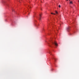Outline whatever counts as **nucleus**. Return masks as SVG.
Returning <instances> with one entry per match:
<instances>
[{
    "label": "nucleus",
    "instance_id": "obj_1",
    "mask_svg": "<svg viewBox=\"0 0 79 79\" xmlns=\"http://www.w3.org/2000/svg\"><path fill=\"white\" fill-rule=\"evenodd\" d=\"M52 44H53V45H54L56 47H57L58 46V44H57V43L56 42V41H54L53 42H52Z\"/></svg>",
    "mask_w": 79,
    "mask_h": 79
},
{
    "label": "nucleus",
    "instance_id": "obj_2",
    "mask_svg": "<svg viewBox=\"0 0 79 79\" xmlns=\"http://www.w3.org/2000/svg\"><path fill=\"white\" fill-rule=\"evenodd\" d=\"M41 15L40 14V17H39V19L40 20V19H41V18H41Z\"/></svg>",
    "mask_w": 79,
    "mask_h": 79
},
{
    "label": "nucleus",
    "instance_id": "obj_3",
    "mask_svg": "<svg viewBox=\"0 0 79 79\" xmlns=\"http://www.w3.org/2000/svg\"><path fill=\"white\" fill-rule=\"evenodd\" d=\"M69 3L70 4H73V1H70Z\"/></svg>",
    "mask_w": 79,
    "mask_h": 79
},
{
    "label": "nucleus",
    "instance_id": "obj_4",
    "mask_svg": "<svg viewBox=\"0 0 79 79\" xmlns=\"http://www.w3.org/2000/svg\"><path fill=\"white\" fill-rule=\"evenodd\" d=\"M55 12L56 13V14H58V12H57V11L56 10Z\"/></svg>",
    "mask_w": 79,
    "mask_h": 79
},
{
    "label": "nucleus",
    "instance_id": "obj_5",
    "mask_svg": "<svg viewBox=\"0 0 79 79\" xmlns=\"http://www.w3.org/2000/svg\"><path fill=\"white\" fill-rule=\"evenodd\" d=\"M67 30H69V27H67Z\"/></svg>",
    "mask_w": 79,
    "mask_h": 79
},
{
    "label": "nucleus",
    "instance_id": "obj_6",
    "mask_svg": "<svg viewBox=\"0 0 79 79\" xmlns=\"http://www.w3.org/2000/svg\"><path fill=\"white\" fill-rule=\"evenodd\" d=\"M59 8H61V6L60 5H59Z\"/></svg>",
    "mask_w": 79,
    "mask_h": 79
},
{
    "label": "nucleus",
    "instance_id": "obj_7",
    "mask_svg": "<svg viewBox=\"0 0 79 79\" xmlns=\"http://www.w3.org/2000/svg\"><path fill=\"white\" fill-rule=\"evenodd\" d=\"M51 14H52V15H55V14H53V13H51Z\"/></svg>",
    "mask_w": 79,
    "mask_h": 79
},
{
    "label": "nucleus",
    "instance_id": "obj_8",
    "mask_svg": "<svg viewBox=\"0 0 79 79\" xmlns=\"http://www.w3.org/2000/svg\"><path fill=\"white\" fill-rule=\"evenodd\" d=\"M54 60H55V61H56V59L55 58H54Z\"/></svg>",
    "mask_w": 79,
    "mask_h": 79
},
{
    "label": "nucleus",
    "instance_id": "obj_9",
    "mask_svg": "<svg viewBox=\"0 0 79 79\" xmlns=\"http://www.w3.org/2000/svg\"><path fill=\"white\" fill-rule=\"evenodd\" d=\"M30 7L31 6H28V7H29V8H30Z\"/></svg>",
    "mask_w": 79,
    "mask_h": 79
},
{
    "label": "nucleus",
    "instance_id": "obj_10",
    "mask_svg": "<svg viewBox=\"0 0 79 79\" xmlns=\"http://www.w3.org/2000/svg\"><path fill=\"white\" fill-rule=\"evenodd\" d=\"M49 53H50V52H49Z\"/></svg>",
    "mask_w": 79,
    "mask_h": 79
},
{
    "label": "nucleus",
    "instance_id": "obj_11",
    "mask_svg": "<svg viewBox=\"0 0 79 79\" xmlns=\"http://www.w3.org/2000/svg\"><path fill=\"white\" fill-rule=\"evenodd\" d=\"M67 0V1H68V0Z\"/></svg>",
    "mask_w": 79,
    "mask_h": 79
},
{
    "label": "nucleus",
    "instance_id": "obj_12",
    "mask_svg": "<svg viewBox=\"0 0 79 79\" xmlns=\"http://www.w3.org/2000/svg\"><path fill=\"white\" fill-rule=\"evenodd\" d=\"M78 2H79V0H78Z\"/></svg>",
    "mask_w": 79,
    "mask_h": 79
},
{
    "label": "nucleus",
    "instance_id": "obj_13",
    "mask_svg": "<svg viewBox=\"0 0 79 79\" xmlns=\"http://www.w3.org/2000/svg\"><path fill=\"white\" fill-rule=\"evenodd\" d=\"M69 1H70V0H69Z\"/></svg>",
    "mask_w": 79,
    "mask_h": 79
}]
</instances>
